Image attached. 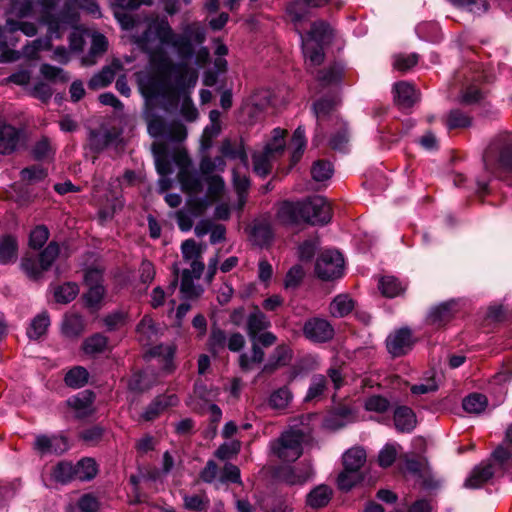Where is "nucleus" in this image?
Returning <instances> with one entry per match:
<instances>
[{
    "instance_id": "obj_38",
    "label": "nucleus",
    "mask_w": 512,
    "mask_h": 512,
    "mask_svg": "<svg viewBox=\"0 0 512 512\" xmlns=\"http://www.w3.org/2000/svg\"><path fill=\"white\" fill-rule=\"evenodd\" d=\"M354 308V301L346 294L336 296L330 304V313L333 317H344Z\"/></svg>"
},
{
    "instance_id": "obj_10",
    "label": "nucleus",
    "mask_w": 512,
    "mask_h": 512,
    "mask_svg": "<svg viewBox=\"0 0 512 512\" xmlns=\"http://www.w3.org/2000/svg\"><path fill=\"white\" fill-rule=\"evenodd\" d=\"M58 0H37L40 6V22L48 27L50 37H59L62 30L67 29L69 24L63 21L62 14L64 7L57 13L53 10Z\"/></svg>"
},
{
    "instance_id": "obj_18",
    "label": "nucleus",
    "mask_w": 512,
    "mask_h": 512,
    "mask_svg": "<svg viewBox=\"0 0 512 512\" xmlns=\"http://www.w3.org/2000/svg\"><path fill=\"white\" fill-rule=\"evenodd\" d=\"M179 402L178 397L175 394L160 395L156 397L151 404L145 409L141 418L146 421H152L156 419L169 407L176 406Z\"/></svg>"
},
{
    "instance_id": "obj_21",
    "label": "nucleus",
    "mask_w": 512,
    "mask_h": 512,
    "mask_svg": "<svg viewBox=\"0 0 512 512\" xmlns=\"http://www.w3.org/2000/svg\"><path fill=\"white\" fill-rule=\"evenodd\" d=\"M416 423V416L411 408L400 406L394 411V424L398 431L411 432Z\"/></svg>"
},
{
    "instance_id": "obj_51",
    "label": "nucleus",
    "mask_w": 512,
    "mask_h": 512,
    "mask_svg": "<svg viewBox=\"0 0 512 512\" xmlns=\"http://www.w3.org/2000/svg\"><path fill=\"white\" fill-rule=\"evenodd\" d=\"M107 347V338L101 334H95L87 338L83 343V350L86 354L101 353Z\"/></svg>"
},
{
    "instance_id": "obj_28",
    "label": "nucleus",
    "mask_w": 512,
    "mask_h": 512,
    "mask_svg": "<svg viewBox=\"0 0 512 512\" xmlns=\"http://www.w3.org/2000/svg\"><path fill=\"white\" fill-rule=\"evenodd\" d=\"M273 237L271 227L268 223L258 221L251 227L250 238L251 241L260 247L268 245Z\"/></svg>"
},
{
    "instance_id": "obj_27",
    "label": "nucleus",
    "mask_w": 512,
    "mask_h": 512,
    "mask_svg": "<svg viewBox=\"0 0 512 512\" xmlns=\"http://www.w3.org/2000/svg\"><path fill=\"white\" fill-rule=\"evenodd\" d=\"M328 2L329 0H304V3L294 2L288 6L287 13L289 14L294 24L298 25V23L304 19L307 13L306 9L304 8V4L310 7H320ZM297 30H299V28H297Z\"/></svg>"
},
{
    "instance_id": "obj_60",
    "label": "nucleus",
    "mask_w": 512,
    "mask_h": 512,
    "mask_svg": "<svg viewBox=\"0 0 512 512\" xmlns=\"http://www.w3.org/2000/svg\"><path fill=\"white\" fill-rule=\"evenodd\" d=\"M40 73L45 79L50 81L66 82L69 80V76L63 69L49 64H43L40 68Z\"/></svg>"
},
{
    "instance_id": "obj_31",
    "label": "nucleus",
    "mask_w": 512,
    "mask_h": 512,
    "mask_svg": "<svg viewBox=\"0 0 512 512\" xmlns=\"http://www.w3.org/2000/svg\"><path fill=\"white\" fill-rule=\"evenodd\" d=\"M108 47V41L106 37L100 33H94L92 35L91 47L89 54L83 58L84 65H93L96 63V59L102 55Z\"/></svg>"
},
{
    "instance_id": "obj_5",
    "label": "nucleus",
    "mask_w": 512,
    "mask_h": 512,
    "mask_svg": "<svg viewBox=\"0 0 512 512\" xmlns=\"http://www.w3.org/2000/svg\"><path fill=\"white\" fill-rule=\"evenodd\" d=\"M333 29L323 21L313 23L307 36L302 39V50L308 66H318L324 59L323 48L331 43Z\"/></svg>"
},
{
    "instance_id": "obj_35",
    "label": "nucleus",
    "mask_w": 512,
    "mask_h": 512,
    "mask_svg": "<svg viewBox=\"0 0 512 512\" xmlns=\"http://www.w3.org/2000/svg\"><path fill=\"white\" fill-rule=\"evenodd\" d=\"M67 403L75 410L78 417H83L92 411L93 396L91 393L83 392L77 396L69 398Z\"/></svg>"
},
{
    "instance_id": "obj_30",
    "label": "nucleus",
    "mask_w": 512,
    "mask_h": 512,
    "mask_svg": "<svg viewBox=\"0 0 512 512\" xmlns=\"http://www.w3.org/2000/svg\"><path fill=\"white\" fill-rule=\"evenodd\" d=\"M454 301L441 303L432 308L428 314V321L435 326H440L447 322L453 314Z\"/></svg>"
},
{
    "instance_id": "obj_56",
    "label": "nucleus",
    "mask_w": 512,
    "mask_h": 512,
    "mask_svg": "<svg viewBox=\"0 0 512 512\" xmlns=\"http://www.w3.org/2000/svg\"><path fill=\"white\" fill-rule=\"evenodd\" d=\"M360 479V473L344 467V470L338 476L337 485L340 490L349 491Z\"/></svg>"
},
{
    "instance_id": "obj_22",
    "label": "nucleus",
    "mask_w": 512,
    "mask_h": 512,
    "mask_svg": "<svg viewBox=\"0 0 512 512\" xmlns=\"http://www.w3.org/2000/svg\"><path fill=\"white\" fill-rule=\"evenodd\" d=\"M494 471L490 464H480L476 466L465 481L468 488H479L492 478Z\"/></svg>"
},
{
    "instance_id": "obj_62",
    "label": "nucleus",
    "mask_w": 512,
    "mask_h": 512,
    "mask_svg": "<svg viewBox=\"0 0 512 512\" xmlns=\"http://www.w3.org/2000/svg\"><path fill=\"white\" fill-rule=\"evenodd\" d=\"M50 45V41L49 40H41V39H36L34 41H32L31 43H29L28 45H26L23 49H22V52L20 51H17L21 56H24L28 59H35L38 55V52L40 50H43V49H47Z\"/></svg>"
},
{
    "instance_id": "obj_42",
    "label": "nucleus",
    "mask_w": 512,
    "mask_h": 512,
    "mask_svg": "<svg viewBox=\"0 0 512 512\" xmlns=\"http://www.w3.org/2000/svg\"><path fill=\"white\" fill-rule=\"evenodd\" d=\"M488 401L485 395L480 393H472L464 398L463 409L472 414H480L487 407Z\"/></svg>"
},
{
    "instance_id": "obj_63",
    "label": "nucleus",
    "mask_w": 512,
    "mask_h": 512,
    "mask_svg": "<svg viewBox=\"0 0 512 512\" xmlns=\"http://www.w3.org/2000/svg\"><path fill=\"white\" fill-rule=\"evenodd\" d=\"M326 388V379L323 375H316L312 378L310 387L305 397L306 401H311L321 396Z\"/></svg>"
},
{
    "instance_id": "obj_9",
    "label": "nucleus",
    "mask_w": 512,
    "mask_h": 512,
    "mask_svg": "<svg viewBox=\"0 0 512 512\" xmlns=\"http://www.w3.org/2000/svg\"><path fill=\"white\" fill-rule=\"evenodd\" d=\"M315 271L322 280L339 278L343 275L344 259L338 251L326 250L318 257Z\"/></svg>"
},
{
    "instance_id": "obj_14",
    "label": "nucleus",
    "mask_w": 512,
    "mask_h": 512,
    "mask_svg": "<svg viewBox=\"0 0 512 512\" xmlns=\"http://www.w3.org/2000/svg\"><path fill=\"white\" fill-rule=\"evenodd\" d=\"M80 9L86 10L94 16H100V7L94 0H65L63 21L69 26H74L78 22Z\"/></svg>"
},
{
    "instance_id": "obj_55",
    "label": "nucleus",
    "mask_w": 512,
    "mask_h": 512,
    "mask_svg": "<svg viewBox=\"0 0 512 512\" xmlns=\"http://www.w3.org/2000/svg\"><path fill=\"white\" fill-rule=\"evenodd\" d=\"M5 31L14 33L21 31L24 35L32 37L37 33V28L34 23L30 22H18L15 20L8 19L4 27Z\"/></svg>"
},
{
    "instance_id": "obj_59",
    "label": "nucleus",
    "mask_w": 512,
    "mask_h": 512,
    "mask_svg": "<svg viewBox=\"0 0 512 512\" xmlns=\"http://www.w3.org/2000/svg\"><path fill=\"white\" fill-rule=\"evenodd\" d=\"M397 444H387L379 452L378 462L383 468L389 467L393 464L398 454Z\"/></svg>"
},
{
    "instance_id": "obj_54",
    "label": "nucleus",
    "mask_w": 512,
    "mask_h": 512,
    "mask_svg": "<svg viewBox=\"0 0 512 512\" xmlns=\"http://www.w3.org/2000/svg\"><path fill=\"white\" fill-rule=\"evenodd\" d=\"M311 174L317 182L328 180L333 174L332 165L330 162L318 160L313 164Z\"/></svg>"
},
{
    "instance_id": "obj_19",
    "label": "nucleus",
    "mask_w": 512,
    "mask_h": 512,
    "mask_svg": "<svg viewBox=\"0 0 512 512\" xmlns=\"http://www.w3.org/2000/svg\"><path fill=\"white\" fill-rule=\"evenodd\" d=\"M19 132L12 126L0 121V153H12L18 146Z\"/></svg>"
},
{
    "instance_id": "obj_4",
    "label": "nucleus",
    "mask_w": 512,
    "mask_h": 512,
    "mask_svg": "<svg viewBox=\"0 0 512 512\" xmlns=\"http://www.w3.org/2000/svg\"><path fill=\"white\" fill-rule=\"evenodd\" d=\"M205 246L197 244L193 239L185 240L181 245V252L185 262L189 263L190 269H185L182 273L181 293L184 298H193L201 292L199 286L194 285L193 279L200 278L204 270L202 254Z\"/></svg>"
},
{
    "instance_id": "obj_36",
    "label": "nucleus",
    "mask_w": 512,
    "mask_h": 512,
    "mask_svg": "<svg viewBox=\"0 0 512 512\" xmlns=\"http://www.w3.org/2000/svg\"><path fill=\"white\" fill-rule=\"evenodd\" d=\"M331 496L332 490L327 485H319L307 495V504L312 508H321L329 503Z\"/></svg>"
},
{
    "instance_id": "obj_20",
    "label": "nucleus",
    "mask_w": 512,
    "mask_h": 512,
    "mask_svg": "<svg viewBox=\"0 0 512 512\" xmlns=\"http://www.w3.org/2000/svg\"><path fill=\"white\" fill-rule=\"evenodd\" d=\"M137 340L143 346H148L158 338V329L150 316L142 318L136 327Z\"/></svg>"
},
{
    "instance_id": "obj_12",
    "label": "nucleus",
    "mask_w": 512,
    "mask_h": 512,
    "mask_svg": "<svg viewBox=\"0 0 512 512\" xmlns=\"http://www.w3.org/2000/svg\"><path fill=\"white\" fill-rule=\"evenodd\" d=\"M303 334L311 342L324 343L333 338L334 328L327 320L315 317L304 323Z\"/></svg>"
},
{
    "instance_id": "obj_32",
    "label": "nucleus",
    "mask_w": 512,
    "mask_h": 512,
    "mask_svg": "<svg viewBox=\"0 0 512 512\" xmlns=\"http://www.w3.org/2000/svg\"><path fill=\"white\" fill-rule=\"evenodd\" d=\"M174 354L175 347L172 345H159L149 350V355L158 358L162 368L167 372L173 369Z\"/></svg>"
},
{
    "instance_id": "obj_24",
    "label": "nucleus",
    "mask_w": 512,
    "mask_h": 512,
    "mask_svg": "<svg viewBox=\"0 0 512 512\" xmlns=\"http://www.w3.org/2000/svg\"><path fill=\"white\" fill-rule=\"evenodd\" d=\"M366 462V452L361 447H352L343 454V465L346 469L359 473Z\"/></svg>"
},
{
    "instance_id": "obj_41",
    "label": "nucleus",
    "mask_w": 512,
    "mask_h": 512,
    "mask_svg": "<svg viewBox=\"0 0 512 512\" xmlns=\"http://www.w3.org/2000/svg\"><path fill=\"white\" fill-rule=\"evenodd\" d=\"M343 67L339 64L330 66L329 68L322 70L317 75V82L321 88H325L334 84H337L342 76Z\"/></svg>"
},
{
    "instance_id": "obj_64",
    "label": "nucleus",
    "mask_w": 512,
    "mask_h": 512,
    "mask_svg": "<svg viewBox=\"0 0 512 512\" xmlns=\"http://www.w3.org/2000/svg\"><path fill=\"white\" fill-rule=\"evenodd\" d=\"M49 238V231L45 226H37L34 228L29 237V245L33 249L41 248Z\"/></svg>"
},
{
    "instance_id": "obj_25",
    "label": "nucleus",
    "mask_w": 512,
    "mask_h": 512,
    "mask_svg": "<svg viewBox=\"0 0 512 512\" xmlns=\"http://www.w3.org/2000/svg\"><path fill=\"white\" fill-rule=\"evenodd\" d=\"M270 321L259 309H255L247 320V333L251 340L256 339V335L270 327Z\"/></svg>"
},
{
    "instance_id": "obj_50",
    "label": "nucleus",
    "mask_w": 512,
    "mask_h": 512,
    "mask_svg": "<svg viewBox=\"0 0 512 512\" xmlns=\"http://www.w3.org/2000/svg\"><path fill=\"white\" fill-rule=\"evenodd\" d=\"M34 0H11L9 12L18 18H26L33 15Z\"/></svg>"
},
{
    "instance_id": "obj_3",
    "label": "nucleus",
    "mask_w": 512,
    "mask_h": 512,
    "mask_svg": "<svg viewBox=\"0 0 512 512\" xmlns=\"http://www.w3.org/2000/svg\"><path fill=\"white\" fill-rule=\"evenodd\" d=\"M163 45L173 47L183 59L191 58L194 54V45H201L205 41V30L199 24L188 25L183 34H175L165 19L154 21L149 26Z\"/></svg>"
},
{
    "instance_id": "obj_37",
    "label": "nucleus",
    "mask_w": 512,
    "mask_h": 512,
    "mask_svg": "<svg viewBox=\"0 0 512 512\" xmlns=\"http://www.w3.org/2000/svg\"><path fill=\"white\" fill-rule=\"evenodd\" d=\"M252 341L251 354L243 353L239 357V364L243 370H250L254 365L260 364L265 356L264 351L255 340Z\"/></svg>"
},
{
    "instance_id": "obj_57",
    "label": "nucleus",
    "mask_w": 512,
    "mask_h": 512,
    "mask_svg": "<svg viewBox=\"0 0 512 512\" xmlns=\"http://www.w3.org/2000/svg\"><path fill=\"white\" fill-rule=\"evenodd\" d=\"M114 76L115 71L111 67H105L90 79L89 86L93 89L106 87L113 81Z\"/></svg>"
},
{
    "instance_id": "obj_8",
    "label": "nucleus",
    "mask_w": 512,
    "mask_h": 512,
    "mask_svg": "<svg viewBox=\"0 0 512 512\" xmlns=\"http://www.w3.org/2000/svg\"><path fill=\"white\" fill-rule=\"evenodd\" d=\"M60 248L56 242H50L41 252L39 259L24 257L21 261V269L33 280H38L43 273L48 271L56 258L59 256Z\"/></svg>"
},
{
    "instance_id": "obj_7",
    "label": "nucleus",
    "mask_w": 512,
    "mask_h": 512,
    "mask_svg": "<svg viewBox=\"0 0 512 512\" xmlns=\"http://www.w3.org/2000/svg\"><path fill=\"white\" fill-rule=\"evenodd\" d=\"M272 134L271 142L262 151L255 152L253 155L254 172L261 177L270 173L272 160L281 154L285 147V130L275 128Z\"/></svg>"
},
{
    "instance_id": "obj_46",
    "label": "nucleus",
    "mask_w": 512,
    "mask_h": 512,
    "mask_svg": "<svg viewBox=\"0 0 512 512\" xmlns=\"http://www.w3.org/2000/svg\"><path fill=\"white\" fill-rule=\"evenodd\" d=\"M52 477L55 481L66 484L76 479V466L69 462H60L53 470Z\"/></svg>"
},
{
    "instance_id": "obj_47",
    "label": "nucleus",
    "mask_w": 512,
    "mask_h": 512,
    "mask_svg": "<svg viewBox=\"0 0 512 512\" xmlns=\"http://www.w3.org/2000/svg\"><path fill=\"white\" fill-rule=\"evenodd\" d=\"M78 293L77 284L68 282L55 288L54 298L58 303L66 304L74 300Z\"/></svg>"
},
{
    "instance_id": "obj_49",
    "label": "nucleus",
    "mask_w": 512,
    "mask_h": 512,
    "mask_svg": "<svg viewBox=\"0 0 512 512\" xmlns=\"http://www.w3.org/2000/svg\"><path fill=\"white\" fill-rule=\"evenodd\" d=\"M292 400V393L288 387L275 390L269 398V405L278 410L285 409Z\"/></svg>"
},
{
    "instance_id": "obj_13",
    "label": "nucleus",
    "mask_w": 512,
    "mask_h": 512,
    "mask_svg": "<svg viewBox=\"0 0 512 512\" xmlns=\"http://www.w3.org/2000/svg\"><path fill=\"white\" fill-rule=\"evenodd\" d=\"M34 450L41 454H61L68 450L67 439L62 435H37L33 444Z\"/></svg>"
},
{
    "instance_id": "obj_58",
    "label": "nucleus",
    "mask_w": 512,
    "mask_h": 512,
    "mask_svg": "<svg viewBox=\"0 0 512 512\" xmlns=\"http://www.w3.org/2000/svg\"><path fill=\"white\" fill-rule=\"evenodd\" d=\"M226 163L222 156H217L215 158H204L200 163V171L205 174H211L215 171L222 172L224 171Z\"/></svg>"
},
{
    "instance_id": "obj_48",
    "label": "nucleus",
    "mask_w": 512,
    "mask_h": 512,
    "mask_svg": "<svg viewBox=\"0 0 512 512\" xmlns=\"http://www.w3.org/2000/svg\"><path fill=\"white\" fill-rule=\"evenodd\" d=\"M306 148L305 130L299 126L293 133L291 140L292 161L296 163Z\"/></svg>"
},
{
    "instance_id": "obj_39",
    "label": "nucleus",
    "mask_w": 512,
    "mask_h": 512,
    "mask_svg": "<svg viewBox=\"0 0 512 512\" xmlns=\"http://www.w3.org/2000/svg\"><path fill=\"white\" fill-rule=\"evenodd\" d=\"M84 330L83 318L75 313L65 315L62 323V332L68 337H77Z\"/></svg>"
},
{
    "instance_id": "obj_52",
    "label": "nucleus",
    "mask_w": 512,
    "mask_h": 512,
    "mask_svg": "<svg viewBox=\"0 0 512 512\" xmlns=\"http://www.w3.org/2000/svg\"><path fill=\"white\" fill-rule=\"evenodd\" d=\"M337 103L338 100L336 97L317 101L313 107L317 121L320 122L330 115Z\"/></svg>"
},
{
    "instance_id": "obj_1",
    "label": "nucleus",
    "mask_w": 512,
    "mask_h": 512,
    "mask_svg": "<svg viewBox=\"0 0 512 512\" xmlns=\"http://www.w3.org/2000/svg\"><path fill=\"white\" fill-rule=\"evenodd\" d=\"M197 79L195 70L183 62L174 64L162 51L152 53L149 69L137 75L139 89L146 99L163 98L171 103L182 99L181 113L188 121H194L198 116L188 95Z\"/></svg>"
},
{
    "instance_id": "obj_61",
    "label": "nucleus",
    "mask_w": 512,
    "mask_h": 512,
    "mask_svg": "<svg viewBox=\"0 0 512 512\" xmlns=\"http://www.w3.org/2000/svg\"><path fill=\"white\" fill-rule=\"evenodd\" d=\"M471 124L469 116L459 110H452L447 117L446 125L449 129L465 128Z\"/></svg>"
},
{
    "instance_id": "obj_26",
    "label": "nucleus",
    "mask_w": 512,
    "mask_h": 512,
    "mask_svg": "<svg viewBox=\"0 0 512 512\" xmlns=\"http://www.w3.org/2000/svg\"><path fill=\"white\" fill-rule=\"evenodd\" d=\"M291 359V348L285 344L278 345L271 355L269 362L264 366V371H272L279 366H285L291 361Z\"/></svg>"
},
{
    "instance_id": "obj_53",
    "label": "nucleus",
    "mask_w": 512,
    "mask_h": 512,
    "mask_svg": "<svg viewBox=\"0 0 512 512\" xmlns=\"http://www.w3.org/2000/svg\"><path fill=\"white\" fill-rule=\"evenodd\" d=\"M183 500L184 507L194 512H204L209 506V499L205 495H186Z\"/></svg>"
},
{
    "instance_id": "obj_15",
    "label": "nucleus",
    "mask_w": 512,
    "mask_h": 512,
    "mask_svg": "<svg viewBox=\"0 0 512 512\" xmlns=\"http://www.w3.org/2000/svg\"><path fill=\"white\" fill-rule=\"evenodd\" d=\"M177 164L179 165L178 179L181 187L188 193H197L201 191L202 186L198 177L191 171V161L186 154L180 153L177 156Z\"/></svg>"
},
{
    "instance_id": "obj_6",
    "label": "nucleus",
    "mask_w": 512,
    "mask_h": 512,
    "mask_svg": "<svg viewBox=\"0 0 512 512\" xmlns=\"http://www.w3.org/2000/svg\"><path fill=\"white\" fill-rule=\"evenodd\" d=\"M303 440V432L299 430L285 431L277 440L270 442L271 453L283 462H294L302 455Z\"/></svg>"
},
{
    "instance_id": "obj_2",
    "label": "nucleus",
    "mask_w": 512,
    "mask_h": 512,
    "mask_svg": "<svg viewBox=\"0 0 512 512\" xmlns=\"http://www.w3.org/2000/svg\"><path fill=\"white\" fill-rule=\"evenodd\" d=\"M278 219L284 224L300 222L324 225L331 220V206L322 196L310 197L302 202H284L280 206Z\"/></svg>"
},
{
    "instance_id": "obj_34",
    "label": "nucleus",
    "mask_w": 512,
    "mask_h": 512,
    "mask_svg": "<svg viewBox=\"0 0 512 512\" xmlns=\"http://www.w3.org/2000/svg\"><path fill=\"white\" fill-rule=\"evenodd\" d=\"M221 114L218 110H212L209 113L210 124L203 131L202 141L205 148L210 147L213 138L217 137L221 132Z\"/></svg>"
},
{
    "instance_id": "obj_33",
    "label": "nucleus",
    "mask_w": 512,
    "mask_h": 512,
    "mask_svg": "<svg viewBox=\"0 0 512 512\" xmlns=\"http://www.w3.org/2000/svg\"><path fill=\"white\" fill-rule=\"evenodd\" d=\"M312 468L307 466L304 470L284 468L280 472V478L289 485H301L310 479Z\"/></svg>"
},
{
    "instance_id": "obj_44",
    "label": "nucleus",
    "mask_w": 512,
    "mask_h": 512,
    "mask_svg": "<svg viewBox=\"0 0 512 512\" xmlns=\"http://www.w3.org/2000/svg\"><path fill=\"white\" fill-rule=\"evenodd\" d=\"M97 471V464L94 459H82L76 465V479L80 481L91 480L96 476Z\"/></svg>"
},
{
    "instance_id": "obj_23",
    "label": "nucleus",
    "mask_w": 512,
    "mask_h": 512,
    "mask_svg": "<svg viewBox=\"0 0 512 512\" xmlns=\"http://www.w3.org/2000/svg\"><path fill=\"white\" fill-rule=\"evenodd\" d=\"M233 187L237 194V202L234 205V209L241 211L246 204L250 181L246 175H240L237 170H233Z\"/></svg>"
},
{
    "instance_id": "obj_16",
    "label": "nucleus",
    "mask_w": 512,
    "mask_h": 512,
    "mask_svg": "<svg viewBox=\"0 0 512 512\" xmlns=\"http://www.w3.org/2000/svg\"><path fill=\"white\" fill-rule=\"evenodd\" d=\"M412 345V334L407 328H401L391 333L386 340L387 350L393 357L406 354L411 350Z\"/></svg>"
},
{
    "instance_id": "obj_17",
    "label": "nucleus",
    "mask_w": 512,
    "mask_h": 512,
    "mask_svg": "<svg viewBox=\"0 0 512 512\" xmlns=\"http://www.w3.org/2000/svg\"><path fill=\"white\" fill-rule=\"evenodd\" d=\"M394 102L400 109H408L419 100V93L414 85L400 81L393 86Z\"/></svg>"
},
{
    "instance_id": "obj_29",
    "label": "nucleus",
    "mask_w": 512,
    "mask_h": 512,
    "mask_svg": "<svg viewBox=\"0 0 512 512\" xmlns=\"http://www.w3.org/2000/svg\"><path fill=\"white\" fill-rule=\"evenodd\" d=\"M18 244L16 238L10 235L0 237V263L9 264L16 260Z\"/></svg>"
},
{
    "instance_id": "obj_11",
    "label": "nucleus",
    "mask_w": 512,
    "mask_h": 512,
    "mask_svg": "<svg viewBox=\"0 0 512 512\" xmlns=\"http://www.w3.org/2000/svg\"><path fill=\"white\" fill-rule=\"evenodd\" d=\"M147 125L149 134L154 138L164 137L172 141H182L186 138V128L182 124L167 126L160 117L149 115Z\"/></svg>"
},
{
    "instance_id": "obj_43",
    "label": "nucleus",
    "mask_w": 512,
    "mask_h": 512,
    "mask_svg": "<svg viewBox=\"0 0 512 512\" xmlns=\"http://www.w3.org/2000/svg\"><path fill=\"white\" fill-rule=\"evenodd\" d=\"M381 293L388 298H393L404 292L405 287L393 276L382 277L379 281Z\"/></svg>"
},
{
    "instance_id": "obj_40",
    "label": "nucleus",
    "mask_w": 512,
    "mask_h": 512,
    "mask_svg": "<svg viewBox=\"0 0 512 512\" xmlns=\"http://www.w3.org/2000/svg\"><path fill=\"white\" fill-rule=\"evenodd\" d=\"M50 325V318L47 312L38 314L31 321V324L27 330V335L30 339H39L42 337Z\"/></svg>"
},
{
    "instance_id": "obj_45",
    "label": "nucleus",
    "mask_w": 512,
    "mask_h": 512,
    "mask_svg": "<svg viewBox=\"0 0 512 512\" xmlns=\"http://www.w3.org/2000/svg\"><path fill=\"white\" fill-rule=\"evenodd\" d=\"M88 378V371L82 366H76L67 372L65 383L72 388H81L88 382Z\"/></svg>"
}]
</instances>
